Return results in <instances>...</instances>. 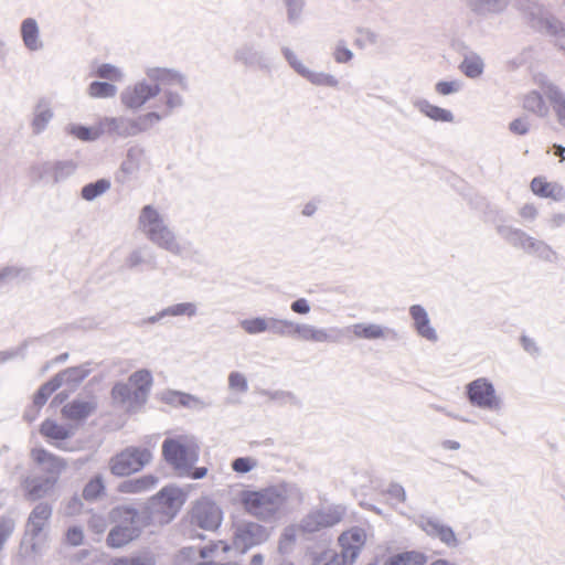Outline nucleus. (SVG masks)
<instances>
[{"mask_svg": "<svg viewBox=\"0 0 565 565\" xmlns=\"http://www.w3.org/2000/svg\"><path fill=\"white\" fill-rule=\"evenodd\" d=\"M301 494L295 484L282 483L258 491H243L241 502L244 510L263 522H276L287 507L299 502Z\"/></svg>", "mask_w": 565, "mask_h": 565, "instance_id": "f257e3e1", "label": "nucleus"}, {"mask_svg": "<svg viewBox=\"0 0 565 565\" xmlns=\"http://www.w3.org/2000/svg\"><path fill=\"white\" fill-rule=\"evenodd\" d=\"M239 327L248 335L271 332L278 337H292L309 343H332L337 341L328 329L286 318L249 317L241 320Z\"/></svg>", "mask_w": 565, "mask_h": 565, "instance_id": "f03ea898", "label": "nucleus"}, {"mask_svg": "<svg viewBox=\"0 0 565 565\" xmlns=\"http://www.w3.org/2000/svg\"><path fill=\"white\" fill-rule=\"evenodd\" d=\"M160 119L161 116L157 113H149L138 122L129 121L124 118H104L92 127L72 124L68 126L67 130L71 137L84 141L105 137L128 138L135 136L138 131L149 128Z\"/></svg>", "mask_w": 565, "mask_h": 565, "instance_id": "7ed1b4c3", "label": "nucleus"}, {"mask_svg": "<svg viewBox=\"0 0 565 565\" xmlns=\"http://www.w3.org/2000/svg\"><path fill=\"white\" fill-rule=\"evenodd\" d=\"M137 222L140 233L158 248L174 255L182 252L180 239L160 207L153 204L145 205L138 214Z\"/></svg>", "mask_w": 565, "mask_h": 565, "instance_id": "20e7f679", "label": "nucleus"}, {"mask_svg": "<svg viewBox=\"0 0 565 565\" xmlns=\"http://www.w3.org/2000/svg\"><path fill=\"white\" fill-rule=\"evenodd\" d=\"M110 519L116 525L107 536V545L119 548L136 540L143 527L149 524L147 510L138 511L131 507H117L111 510Z\"/></svg>", "mask_w": 565, "mask_h": 565, "instance_id": "39448f33", "label": "nucleus"}, {"mask_svg": "<svg viewBox=\"0 0 565 565\" xmlns=\"http://www.w3.org/2000/svg\"><path fill=\"white\" fill-rule=\"evenodd\" d=\"M52 507L41 502L31 511L24 537L21 544V552L24 557L35 558L43 554L47 547L49 536L46 527L52 516Z\"/></svg>", "mask_w": 565, "mask_h": 565, "instance_id": "423d86ee", "label": "nucleus"}, {"mask_svg": "<svg viewBox=\"0 0 565 565\" xmlns=\"http://www.w3.org/2000/svg\"><path fill=\"white\" fill-rule=\"evenodd\" d=\"M200 447L190 435H178L164 439L162 456L180 476H188L199 460Z\"/></svg>", "mask_w": 565, "mask_h": 565, "instance_id": "0eeeda50", "label": "nucleus"}, {"mask_svg": "<svg viewBox=\"0 0 565 565\" xmlns=\"http://www.w3.org/2000/svg\"><path fill=\"white\" fill-rule=\"evenodd\" d=\"M466 392L470 404L481 411L500 414L504 408L501 394L487 377H479L467 384Z\"/></svg>", "mask_w": 565, "mask_h": 565, "instance_id": "6e6552de", "label": "nucleus"}, {"mask_svg": "<svg viewBox=\"0 0 565 565\" xmlns=\"http://www.w3.org/2000/svg\"><path fill=\"white\" fill-rule=\"evenodd\" d=\"M152 460V452L146 447L129 446L116 454L109 460V470L118 477L129 476L140 471Z\"/></svg>", "mask_w": 565, "mask_h": 565, "instance_id": "1a4fd4ad", "label": "nucleus"}, {"mask_svg": "<svg viewBox=\"0 0 565 565\" xmlns=\"http://www.w3.org/2000/svg\"><path fill=\"white\" fill-rule=\"evenodd\" d=\"M270 534V530L264 525L253 521L242 520L233 525V545L242 553H245L253 546L268 541Z\"/></svg>", "mask_w": 565, "mask_h": 565, "instance_id": "9d476101", "label": "nucleus"}, {"mask_svg": "<svg viewBox=\"0 0 565 565\" xmlns=\"http://www.w3.org/2000/svg\"><path fill=\"white\" fill-rule=\"evenodd\" d=\"M524 12L529 18L531 25L537 31L552 35L559 41V45L565 43V28L563 23L551 15L542 6L533 1H529L524 6Z\"/></svg>", "mask_w": 565, "mask_h": 565, "instance_id": "9b49d317", "label": "nucleus"}, {"mask_svg": "<svg viewBox=\"0 0 565 565\" xmlns=\"http://www.w3.org/2000/svg\"><path fill=\"white\" fill-rule=\"evenodd\" d=\"M185 501L184 493L177 487H164L151 500V508L153 512L159 514V522H169Z\"/></svg>", "mask_w": 565, "mask_h": 565, "instance_id": "f8f14e48", "label": "nucleus"}, {"mask_svg": "<svg viewBox=\"0 0 565 565\" xmlns=\"http://www.w3.org/2000/svg\"><path fill=\"white\" fill-rule=\"evenodd\" d=\"M223 521V511L217 503L201 498L191 510V522L199 527L207 531L216 530Z\"/></svg>", "mask_w": 565, "mask_h": 565, "instance_id": "ddd939ff", "label": "nucleus"}, {"mask_svg": "<svg viewBox=\"0 0 565 565\" xmlns=\"http://www.w3.org/2000/svg\"><path fill=\"white\" fill-rule=\"evenodd\" d=\"M284 55L294 71L310 84L329 88H337L339 86V79L333 74L311 70L291 50L285 49Z\"/></svg>", "mask_w": 565, "mask_h": 565, "instance_id": "4468645a", "label": "nucleus"}, {"mask_svg": "<svg viewBox=\"0 0 565 565\" xmlns=\"http://www.w3.org/2000/svg\"><path fill=\"white\" fill-rule=\"evenodd\" d=\"M366 541L367 533L363 527L352 526L344 531L338 539L341 547L340 554L343 556L344 562L353 565Z\"/></svg>", "mask_w": 565, "mask_h": 565, "instance_id": "2eb2a0df", "label": "nucleus"}, {"mask_svg": "<svg viewBox=\"0 0 565 565\" xmlns=\"http://www.w3.org/2000/svg\"><path fill=\"white\" fill-rule=\"evenodd\" d=\"M344 511L340 507H329L312 511L301 521V529L305 533H315L321 529L335 525L342 520Z\"/></svg>", "mask_w": 565, "mask_h": 565, "instance_id": "dca6fc26", "label": "nucleus"}, {"mask_svg": "<svg viewBox=\"0 0 565 565\" xmlns=\"http://www.w3.org/2000/svg\"><path fill=\"white\" fill-rule=\"evenodd\" d=\"M533 81L548 99L557 121L565 127V94L544 74H535Z\"/></svg>", "mask_w": 565, "mask_h": 565, "instance_id": "f3484780", "label": "nucleus"}, {"mask_svg": "<svg viewBox=\"0 0 565 565\" xmlns=\"http://www.w3.org/2000/svg\"><path fill=\"white\" fill-rule=\"evenodd\" d=\"M160 92L158 84L151 85L145 81H140L128 86L121 93V103L130 109H138L149 99L156 97Z\"/></svg>", "mask_w": 565, "mask_h": 565, "instance_id": "a211bd4d", "label": "nucleus"}, {"mask_svg": "<svg viewBox=\"0 0 565 565\" xmlns=\"http://www.w3.org/2000/svg\"><path fill=\"white\" fill-rule=\"evenodd\" d=\"M509 239L513 245L523 248L529 254L536 255L537 257L550 262L556 259V253L552 249L551 246H548L546 243L542 241H537L533 237L527 236L523 232H511V236Z\"/></svg>", "mask_w": 565, "mask_h": 565, "instance_id": "6ab92c4d", "label": "nucleus"}, {"mask_svg": "<svg viewBox=\"0 0 565 565\" xmlns=\"http://www.w3.org/2000/svg\"><path fill=\"white\" fill-rule=\"evenodd\" d=\"M409 316L412 318L413 328L420 338L431 343L438 341L437 330L433 326L430 317L424 307L419 305L411 306Z\"/></svg>", "mask_w": 565, "mask_h": 565, "instance_id": "aec40b11", "label": "nucleus"}, {"mask_svg": "<svg viewBox=\"0 0 565 565\" xmlns=\"http://www.w3.org/2000/svg\"><path fill=\"white\" fill-rule=\"evenodd\" d=\"M56 486V477H26L21 487L28 500L35 501L50 495Z\"/></svg>", "mask_w": 565, "mask_h": 565, "instance_id": "412c9836", "label": "nucleus"}, {"mask_svg": "<svg viewBox=\"0 0 565 565\" xmlns=\"http://www.w3.org/2000/svg\"><path fill=\"white\" fill-rule=\"evenodd\" d=\"M352 333L358 339L364 340H387L396 338V332L379 323H355L352 326Z\"/></svg>", "mask_w": 565, "mask_h": 565, "instance_id": "4be33fe9", "label": "nucleus"}, {"mask_svg": "<svg viewBox=\"0 0 565 565\" xmlns=\"http://www.w3.org/2000/svg\"><path fill=\"white\" fill-rule=\"evenodd\" d=\"M32 459L36 462L45 472H47L49 477H56L66 469V462L43 448L33 449L31 452Z\"/></svg>", "mask_w": 565, "mask_h": 565, "instance_id": "5701e85b", "label": "nucleus"}, {"mask_svg": "<svg viewBox=\"0 0 565 565\" xmlns=\"http://www.w3.org/2000/svg\"><path fill=\"white\" fill-rule=\"evenodd\" d=\"M152 382V374L148 370L136 371L129 376L127 384L134 392V401L136 403L146 404Z\"/></svg>", "mask_w": 565, "mask_h": 565, "instance_id": "b1692460", "label": "nucleus"}, {"mask_svg": "<svg viewBox=\"0 0 565 565\" xmlns=\"http://www.w3.org/2000/svg\"><path fill=\"white\" fill-rule=\"evenodd\" d=\"M414 108L423 116L439 122H454L455 115L451 110L431 104L426 98H416L413 102Z\"/></svg>", "mask_w": 565, "mask_h": 565, "instance_id": "393cba45", "label": "nucleus"}, {"mask_svg": "<svg viewBox=\"0 0 565 565\" xmlns=\"http://www.w3.org/2000/svg\"><path fill=\"white\" fill-rule=\"evenodd\" d=\"M111 399L115 406L126 413H135L143 406V403L134 401V392L127 383H117L113 387Z\"/></svg>", "mask_w": 565, "mask_h": 565, "instance_id": "a878e982", "label": "nucleus"}, {"mask_svg": "<svg viewBox=\"0 0 565 565\" xmlns=\"http://www.w3.org/2000/svg\"><path fill=\"white\" fill-rule=\"evenodd\" d=\"M531 190L535 195L553 201H562L565 198L564 188L559 183L548 182L543 177H536L532 180Z\"/></svg>", "mask_w": 565, "mask_h": 565, "instance_id": "bb28decb", "label": "nucleus"}, {"mask_svg": "<svg viewBox=\"0 0 565 565\" xmlns=\"http://www.w3.org/2000/svg\"><path fill=\"white\" fill-rule=\"evenodd\" d=\"M237 58L245 65L257 68H269L271 58L264 50L254 46H244L237 52Z\"/></svg>", "mask_w": 565, "mask_h": 565, "instance_id": "cd10ccee", "label": "nucleus"}, {"mask_svg": "<svg viewBox=\"0 0 565 565\" xmlns=\"http://www.w3.org/2000/svg\"><path fill=\"white\" fill-rule=\"evenodd\" d=\"M95 408L94 398H77L63 407L62 415L71 420H81L89 416Z\"/></svg>", "mask_w": 565, "mask_h": 565, "instance_id": "c85d7f7f", "label": "nucleus"}, {"mask_svg": "<svg viewBox=\"0 0 565 565\" xmlns=\"http://www.w3.org/2000/svg\"><path fill=\"white\" fill-rule=\"evenodd\" d=\"M54 117L52 103L46 98L36 102L32 113V129L36 132L43 131Z\"/></svg>", "mask_w": 565, "mask_h": 565, "instance_id": "c756f323", "label": "nucleus"}, {"mask_svg": "<svg viewBox=\"0 0 565 565\" xmlns=\"http://www.w3.org/2000/svg\"><path fill=\"white\" fill-rule=\"evenodd\" d=\"M147 76L149 79L159 82L167 85H178L182 88L186 87V81L184 75L181 73L161 67H150L147 70Z\"/></svg>", "mask_w": 565, "mask_h": 565, "instance_id": "7c9ffc66", "label": "nucleus"}, {"mask_svg": "<svg viewBox=\"0 0 565 565\" xmlns=\"http://www.w3.org/2000/svg\"><path fill=\"white\" fill-rule=\"evenodd\" d=\"M21 35L25 47L30 51H39L43 47V41L40 36L38 22L32 19H25L21 25Z\"/></svg>", "mask_w": 565, "mask_h": 565, "instance_id": "2f4dec72", "label": "nucleus"}, {"mask_svg": "<svg viewBox=\"0 0 565 565\" xmlns=\"http://www.w3.org/2000/svg\"><path fill=\"white\" fill-rule=\"evenodd\" d=\"M249 391V382L246 373L234 370L227 375V392L231 396L239 401Z\"/></svg>", "mask_w": 565, "mask_h": 565, "instance_id": "473e14b6", "label": "nucleus"}, {"mask_svg": "<svg viewBox=\"0 0 565 565\" xmlns=\"http://www.w3.org/2000/svg\"><path fill=\"white\" fill-rule=\"evenodd\" d=\"M509 2L510 0H467L469 8L479 15L501 13Z\"/></svg>", "mask_w": 565, "mask_h": 565, "instance_id": "72a5a7b5", "label": "nucleus"}, {"mask_svg": "<svg viewBox=\"0 0 565 565\" xmlns=\"http://www.w3.org/2000/svg\"><path fill=\"white\" fill-rule=\"evenodd\" d=\"M40 433L53 441H62L73 435L70 426L61 425L53 419H46L42 423Z\"/></svg>", "mask_w": 565, "mask_h": 565, "instance_id": "f704fd0d", "label": "nucleus"}, {"mask_svg": "<svg viewBox=\"0 0 565 565\" xmlns=\"http://www.w3.org/2000/svg\"><path fill=\"white\" fill-rule=\"evenodd\" d=\"M158 481L156 476L147 475L122 482L119 490L124 493H140L153 489Z\"/></svg>", "mask_w": 565, "mask_h": 565, "instance_id": "c9c22d12", "label": "nucleus"}, {"mask_svg": "<svg viewBox=\"0 0 565 565\" xmlns=\"http://www.w3.org/2000/svg\"><path fill=\"white\" fill-rule=\"evenodd\" d=\"M458 68L466 77L477 79L484 72V61L477 54H469L463 57Z\"/></svg>", "mask_w": 565, "mask_h": 565, "instance_id": "e433bc0d", "label": "nucleus"}, {"mask_svg": "<svg viewBox=\"0 0 565 565\" xmlns=\"http://www.w3.org/2000/svg\"><path fill=\"white\" fill-rule=\"evenodd\" d=\"M60 387V383L56 381V377L52 379L50 382L45 383L38 393L34 395L33 404H34V414L29 416V414L24 415L28 422H33L39 413L41 407L45 404L51 394Z\"/></svg>", "mask_w": 565, "mask_h": 565, "instance_id": "4c0bfd02", "label": "nucleus"}, {"mask_svg": "<svg viewBox=\"0 0 565 565\" xmlns=\"http://www.w3.org/2000/svg\"><path fill=\"white\" fill-rule=\"evenodd\" d=\"M60 387V383L56 381V377L52 379L50 382L45 383L38 393L34 395L33 404H34V414L29 416V414L24 415L28 422H33L39 413L41 407L45 404L51 394Z\"/></svg>", "mask_w": 565, "mask_h": 565, "instance_id": "58836bf2", "label": "nucleus"}, {"mask_svg": "<svg viewBox=\"0 0 565 565\" xmlns=\"http://www.w3.org/2000/svg\"><path fill=\"white\" fill-rule=\"evenodd\" d=\"M60 387V383L56 381V377L52 379L50 382L45 383L38 393L34 395L33 404H34V414L29 416V414L24 415L28 422H33L39 413L41 407L45 404L51 394Z\"/></svg>", "mask_w": 565, "mask_h": 565, "instance_id": "ea45409f", "label": "nucleus"}, {"mask_svg": "<svg viewBox=\"0 0 565 565\" xmlns=\"http://www.w3.org/2000/svg\"><path fill=\"white\" fill-rule=\"evenodd\" d=\"M88 374V370L84 367H72L67 369L57 374L56 381L61 386H65L66 390L74 388L81 381H83Z\"/></svg>", "mask_w": 565, "mask_h": 565, "instance_id": "a19ab883", "label": "nucleus"}, {"mask_svg": "<svg viewBox=\"0 0 565 565\" xmlns=\"http://www.w3.org/2000/svg\"><path fill=\"white\" fill-rule=\"evenodd\" d=\"M523 107L541 117H545L548 114V107L545 104L542 94L537 90H531L523 96Z\"/></svg>", "mask_w": 565, "mask_h": 565, "instance_id": "79ce46f5", "label": "nucleus"}, {"mask_svg": "<svg viewBox=\"0 0 565 565\" xmlns=\"http://www.w3.org/2000/svg\"><path fill=\"white\" fill-rule=\"evenodd\" d=\"M111 183L108 179H99L82 188L81 196L84 201L92 202L110 190Z\"/></svg>", "mask_w": 565, "mask_h": 565, "instance_id": "37998d69", "label": "nucleus"}, {"mask_svg": "<svg viewBox=\"0 0 565 565\" xmlns=\"http://www.w3.org/2000/svg\"><path fill=\"white\" fill-rule=\"evenodd\" d=\"M300 534H305L301 529V522L299 524H292L285 527L278 542L279 552L288 553Z\"/></svg>", "mask_w": 565, "mask_h": 565, "instance_id": "c03bdc74", "label": "nucleus"}, {"mask_svg": "<svg viewBox=\"0 0 565 565\" xmlns=\"http://www.w3.org/2000/svg\"><path fill=\"white\" fill-rule=\"evenodd\" d=\"M310 565H350L335 550L327 548L315 553Z\"/></svg>", "mask_w": 565, "mask_h": 565, "instance_id": "a18cd8bd", "label": "nucleus"}, {"mask_svg": "<svg viewBox=\"0 0 565 565\" xmlns=\"http://www.w3.org/2000/svg\"><path fill=\"white\" fill-rule=\"evenodd\" d=\"M426 556L419 552H405L391 557L385 565H424Z\"/></svg>", "mask_w": 565, "mask_h": 565, "instance_id": "49530a36", "label": "nucleus"}, {"mask_svg": "<svg viewBox=\"0 0 565 565\" xmlns=\"http://www.w3.org/2000/svg\"><path fill=\"white\" fill-rule=\"evenodd\" d=\"M463 88V81L460 78H452V79H443L438 81L435 86L434 90L438 96H449L458 94Z\"/></svg>", "mask_w": 565, "mask_h": 565, "instance_id": "de8ad7c7", "label": "nucleus"}, {"mask_svg": "<svg viewBox=\"0 0 565 565\" xmlns=\"http://www.w3.org/2000/svg\"><path fill=\"white\" fill-rule=\"evenodd\" d=\"M163 313L168 317H188L192 318L198 313V305L195 302H179L163 309Z\"/></svg>", "mask_w": 565, "mask_h": 565, "instance_id": "09e8293b", "label": "nucleus"}, {"mask_svg": "<svg viewBox=\"0 0 565 565\" xmlns=\"http://www.w3.org/2000/svg\"><path fill=\"white\" fill-rule=\"evenodd\" d=\"M87 92L93 98H110L117 94V87L106 82H93Z\"/></svg>", "mask_w": 565, "mask_h": 565, "instance_id": "8fccbe9b", "label": "nucleus"}, {"mask_svg": "<svg viewBox=\"0 0 565 565\" xmlns=\"http://www.w3.org/2000/svg\"><path fill=\"white\" fill-rule=\"evenodd\" d=\"M28 277V270L17 266L8 265L0 268V284H9L14 280L25 279Z\"/></svg>", "mask_w": 565, "mask_h": 565, "instance_id": "3c124183", "label": "nucleus"}, {"mask_svg": "<svg viewBox=\"0 0 565 565\" xmlns=\"http://www.w3.org/2000/svg\"><path fill=\"white\" fill-rule=\"evenodd\" d=\"M95 73L98 77L110 82H121L125 77L121 68L108 63L98 65Z\"/></svg>", "mask_w": 565, "mask_h": 565, "instance_id": "603ef678", "label": "nucleus"}, {"mask_svg": "<svg viewBox=\"0 0 565 565\" xmlns=\"http://www.w3.org/2000/svg\"><path fill=\"white\" fill-rule=\"evenodd\" d=\"M105 490V483L100 476H96L92 479L83 490V497L86 500H96Z\"/></svg>", "mask_w": 565, "mask_h": 565, "instance_id": "864d4df0", "label": "nucleus"}, {"mask_svg": "<svg viewBox=\"0 0 565 565\" xmlns=\"http://www.w3.org/2000/svg\"><path fill=\"white\" fill-rule=\"evenodd\" d=\"M379 42V34L371 29H360L355 38V45L361 49L375 45Z\"/></svg>", "mask_w": 565, "mask_h": 565, "instance_id": "5fc2aeb1", "label": "nucleus"}, {"mask_svg": "<svg viewBox=\"0 0 565 565\" xmlns=\"http://www.w3.org/2000/svg\"><path fill=\"white\" fill-rule=\"evenodd\" d=\"M188 397V393L167 390L160 394V398L163 403L174 407L184 406Z\"/></svg>", "mask_w": 565, "mask_h": 565, "instance_id": "6e6d98bb", "label": "nucleus"}, {"mask_svg": "<svg viewBox=\"0 0 565 565\" xmlns=\"http://www.w3.org/2000/svg\"><path fill=\"white\" fill-rule=\"evenodd\" d=\"M64 541L71 546H79L84 542V530L81 525H71L64 535Z\"/></svg>", "mask_w": 565, "mask_h": 565, "instance_id": "4d7b16f0", "label": "nucleus"}, {"mask_svg": "<svg viewBox=\"0 0 565 565\" xmlns=\"http://www.w3.org/2000/svg\"><path fill=\"white\" fill-rule=\"evenodd\" d=\"M76 170V164L73 161H61L54 167V181L60 182L65 178L70 177Z\"/></svg>", "mask_w": 565, "mask_h": 565, "instance_id": "13d9d810", "label": "nucleus"}, {"mask_svg": "<svg viewBox=\"0 0 565 565\" xmlns=\"http://www.w3.org/2000/svg\"><path fill=\"white\" fill-rule=\"evenodd\" d=\"M258 462L253 457H241L232 462V469L237 473H247L257 467Z\"/></svg>", "mask_w": 565, "mask_h": 565, "instance_id": "bf43d9fd", "label": "nucleus"}, {"mask_svg": "<svg viewBox=\"0 0 565 565\" xmlns=\"http://www.w3.org/2000/svg\"><path fill=\"white\" fill-rule=\"evenodd\" d=\"M15 527V522L10 516H0V550L7 540L11 536Z\"/></svg>", "mask_w": 565, "mask_h": 565, "instance_id": "052dcab7", "label": "nucleus"}, {"mask_svg": "<svg viewBox=\"0 0 565 565\" xmlns=\"http://www.w3.org/2000/svg\"><path fill=\"white\" fill-rule=\"evenodd\" d=\"M531 125L526 117H519L509 124V130L516 137L526 135L530 130Z\"/></svg>", "mask_w": 565, "mask_h": 565, "instance_id": "680f3d73", "label": "nucleus"}, {"mask_svg": "<svg viewBox=\"0 0 565 565\" xmlns=\"http://www.w3.org/2000/svg\"><path fill=\"white\" fill-rule=\"evenodd\" d=\"M107 525L108 523L106 518L100 514H93L88 522L89 529L97 535H102L106 531Z\"/></svg>", "mask_w": 565, "mask_h": 565, "instance_id": "e2e57ef3", "label": "nucleus"}, {"mask_svg": "<svg viewBox=\"0 0 565 565\" xmlns=\"http://www.w3.org/2000/svg\"><path fill=\"white\" fill-rule=\"evenodd\" d=\"M209 405L210 404L203 398L188 393V397L183 407L191 411H202L209 407Z\"/></svg>", "mask_w": 565, "mask_h": 565, "instance_id": "0e129e2a", "label": "nucleus"}, {"mask_svg": "<svg viewBox=\"0 0 565 565\" xmlns=\"http://www.w3.org/2000/svg\"><path fill=\"white\" fill-rule=\"evenodd\" d=\"M334 60L338 63H348L353 57V52L343 45L342 43L337 44L334 50Z\"/></svg>", "mask_w": 565, "mask_h": 565, "instance_id": "69168bd1", "label": "nucleus"}, {"mask_svg": "<svg viewBox=\"0 0 565 565\" xmlns=\"http://www.w3.org/2000/svg\"><path fill=\"white\" fill-rule=\"evenodd\" d=\"M287 10H288V17L290 20H296L299 18L302 7H303V0H284Z\"/></svg>", "mask_w": 565, "mask_h": 565, "instance_id": "338daca9", "label": "nucleus"}, {"mask_svg": "<svg viewBox=\"0 0 565 565\" xmlns=\"http://www.w3.org/2000/svg\"><path fill=\"white\" fill-rule=\"evenodd\" d=\"M290 309L295 313L305 316L311 311V306L306 298H298L291 302Z\"/></svg>", "mask_w": 565, "mask_h": 565, "instance_id": "774afa93", "label": "nucleus"}]
</instances>
